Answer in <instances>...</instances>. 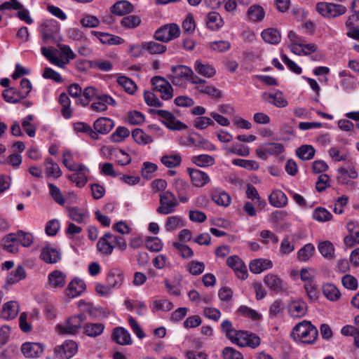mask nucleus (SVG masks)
I'll list each match as a JSON object with an SVG mask.
<instances>
[{"mask_svg": "<svg viewBox=\"0 0 359 359\" xmlns=\"http://www.w3.org/2000/svg\"><path fill=\"white\" fill-rule=\"evenodd\" d=\"M291 336L295 341L311 344L317 340L318 332L310 321L303 320L293 327Z\"/></svg>", "mask_w": 359, "mask_h": 359, "instance_id": "nucleus-1", "label": "nucleus"}, {"mask_svg": "<svg viewBox=\"0 0 359 359\" xmlns=\"http://www.w3.org/2000/svg\"><path fill=\"white\" fill-rule=\"evenodd\" d=\"M86 320L83 313L69 317L63 325H57V331L60 334H76L82 327V323Z\"/></svg>", "mask_w": 359, "mask_h": 359, "instance_id": "nucleus-2", "label": "nucleus"}, {"mask_svg": "<svg viewBox=\"0 0 359 359\" xmlns=\"http://www.w3.org/2000/svg\"><path fill=\"white\" fill-rule=\"evenodd\" d=\"M160 205L156 212L161 215H169L175 212V208L179 205L175 196L170 191H162L159 194Z\"/></svg>", "mask_w": 359, "mask_h": 359, "instance_id": "nucleus-3", "label": "nucleus"}, {"mask_svg": "<svg viewBox=\"0 0 359 359\" xmlns=\"http://www.w3.org/2000/svg\"><path fill=\"white\" fill-rule=\"evenodd\" d=\"M180 27L175 23L167 24L158 28L154 33L156 40L167 43L180 36Z\"/></svg>", "mask_w": 359, "mask_h": 359, "instance_id": "nucleus-4", "label": "nucleus"}, {"mask_svg": "<svg viewBox=\"0 0 359 359\" xmlns=\"http://www.w3.org/2000/svg\"><path fill=\"white\" fill-rule=\"evenodd\" d=\"M172 74L168 76L175 86H182L186 81H190L193 70L185 65L173 66L171 68Z\"/></svg>", "mask_w": 359, "mask_h": 359, "instance_id": "nucleus-5", "label": "nucleus"}, {"mask_svg": "<svg viewBox=\"0 0 359 359\" xmlns=\"http://www.w3.org/2000/svg\"><path fill=\"white\" fill-rule=\"evenodd\" d=\"M317 11L324 17L336 18L346 12V8L341 4L319 2L316 5Z\"/></svg>", "mask_w": 359, "mask_h": 359, "instance_id": "nucleus-6", "label": "nucleus"}, {"mask_svg": "<svg viewBox=\"0 0 359 359\" xmlns=\"http://www.w3.org/2000/svg\"><path fill=\"white\" fill-rule=\"evenodd\" d=\"M154 89L161 93V97L164 100L173 97V89L170 83L161 76H155L151 79Z\"/></svg>", "mask_w": 359, "mask_h": 359, "instance_id": "nucleus-7", "label": "nucleus"}, {"mask_svg": "<svg viewBox=\"0 0 359 359\" xmlns=\"http://www.w3.org/2000/svg\"><path fill=\"white\" fill-rule=\"evenodd\" d=\"M149 112L163 118L166 126L172 130H181L187 128L186 125L176 119L175 116L170 111L163 109H150Z\"/></svg>", "mask_w": 359, "mask_h": 359, "instance_id": "nucleus-8", "label": "nucleus"}, {"mask_svg": "<svg viewBox=\"0 0 359 359\" xmlns=\"http://www.w3.org/2000/svg\"><path fill=\"white\" fill-rule=\"evenodd\" d=\"M78 351V344L72 340H67L61 346H57L54 349V353L60 359H70Z\"/></svg>", "mask_w": 359, "mask_h": 359, "instance_id": "nucleus-9", "label": "nucleus"}, {"mask_svg": "<svg viewBox=\"0 0 359 359\" xmlns=\"http://www.w3.org/2000/svg\"><path fill=\"white\" fill-rule=\"evenodd\" d=\"M43 351L44 345L39 342L27 341L21 346V352L27 358H39Z\"/></svg>", "mask_w": 359, "mask_h": 359, "instance_id": "nucleus-10", "label": "nucleus"}, {"mask_svg": "<svg viewBox=\"0 0 359 359\" xmlns=\"http://www.w3.org/2000/svg\"><path fill=\"white\" fill-rule=\"evenodd\" d=\"M226 264L236 273L237 277L245 280L248 277L246 266L243 260L237 255H233L227 258Z\"/></svg>", "mask_w": 359, "mask_h": 359, "instance_id": "nucleus-11", "label": "nucleus"}, {"mask_svg": "<svg viewBox=\"0 0 359 359\" xmlns=\"http://www.w3.org/2000/svg\"><path fill=\"white\" fill-rule=\"evenodd\" d=\"M187 172L192 184L196 187H203L210 181L208 175L200 170L189 168Z\"/></svg>", "mask_w": 359, "mask_h": 359, "instance_id": "nucleus-12", "label": "nucleus"}, {"mask_svg": "<svg viewBox=\"0 0 359 359\" xmlns=\"http://www.w3.org/2000/svg\"><path fill=\"white\" fill-rule=\"evenodd\" d=\"M40 258L47 264H55L61 259V253L48 245L41 248Z\"/></svg>", "mask_w": 359, "mask_h": 359, "instance_id": "nucleus-13", "label": "nucleus"}, {"mask_svg": "<svg viewBox=\"0 0 359 359\" xmlns=\"http://www.w3.org/2000/svg\"><path fill=\"white\" fill-rule=\"evenodd\" d=\"M107 104L115 106L116 101L109 95L102 94L97 96V101L93 102L90 108L97 112H103L107 109Z\"/></svg>", "mask_w": 359, "mask_h": 359, "instance_id": "nucleus-14", "label": "nucleus"}, {"mask_svg": "<svg viewBox=\"0 0 359 359\" xmlns=\"http://www.w3.org/2000/svg\"><path fill=\"white\" fill-rule=\"evenodd\" d=\"M348 234L344 238V243L348 248L359 245V226L351 222L347 224Z\"/></svg>", "mask_w": 359, "mask_h": 359, "instance_id": "nucleus-15", "label": "nucleus"}, {"mask_svg": "<svg viewBox=\"0 0 359 359\" xmlns=\"http://www.w3.org/2000/svg\"><path fill=\"white\" fill-rule=\"evenodd\" d=\"M114 126V121L106 117H100L97 118L93 123L94 133L97 135H106L109 133Z\"/></svg>", "mask_w": 359, "mask_h": 359, "instance_id": "nucleus-16", "label": "nucleus"}, {"mask_svg": "<svg viewBox=\"0 0 359 359\" xmlns=\"http://www.w3.org/2000/svg\"><path fill=\"white\" fill-rule=\"evenodd\" d=\"M264 282L271 291L276 293L283 291L285 287L283 280L275 274H267L264 278Z\"/></svg>", "mask_w": 359, "mask_h": 359, "instance_id": "nucleus-17", "label": "nucleus"}, {"mask_svg": "<svg viewBox=\"0 0 359 359\" xmlns=\"http://www.w3.org/2000/svg\"><path fill=\"white\" fill-rule=\"evenodd\" d=\"M172 186L180 202L187 203L189 201L188 191L190 187L189 183L182 179H176Z\"/></svg>", "mask_w": 359, "mask_h": 359, "instance_id": "nucleus-18", "label": "nucleus"}, {"mask_svg": "<svg viewBox=\"0 0 359 359\" xmlns=\"http://www.w3.org/2000/svg\"><path fill=\"white\" fill-rule=\"evenodd\" d=\"M111 338L120 345H130L132 344L130 333L123 327H118L114 328Z\"/></svg>", "mask_w": 359, "mask_h": 359, "instance_id": "nucleus-19", "label": "nucleus"}, {"mask_svg": "<svg viewBox=\"0 0 359 359\" xmlns=\"http://www.w3.org/2000/svg\"><path fill=\"white\" fill-rule=\"evenodd\" d=\"M306 304L303 301H292L288 305V312L292 318L303 317L306 314Z\"/></svg>", "mask_w": 359, "mask_h": 359, "instance_id": "nucleus-20", "label": "nucleus"}, {"mask_svg": "<svg viewBox=\"0 0 359 359\" xmlns=\"http://www.w3.org/2000/svg\"><path fill=\"white\" fill-rule=\"evenodd\" d=\"M19 312L18 302L10 301L4 304L3 309L0 313V317L6 320L15 318Z\"/></svg>", "mask_w": 359, "mask_h": 359, "instance_id": "nucleus-21", "label": "nucleus"}, {"mask_svg": "<svg viewBox=\"0 0 359 359\" xmlns=\"http://www.w3.org/2000/svg\"><path fill=\"white\" fill-rule=\"evenodd\" d=\"M68 215L72 220L80 224L86 223L89 219L88 210L77 207L69 208Z\"/></svg>", "mask_w": 359, "mask_h": 359, "instance_id": "nucleus-22", "label": "nucleus"}, {"mask_svg": "<svg viewBox=\"0 0 359 359\" xmlns=\"http://www.w3.org/2000/svg\"><path fill=\"white\" fill-rule=\"evenodd\" d=\"M86 290V284L82 280L74 279L67 289V295L70 298L80 295Z\"/></svg>", "mask_w": 359, "mask_h": 359, "instance_id": "nucleus-23", "label": "nucleus"}, {"mask_svg": "<svg viewBox=\"0 0 359 359\" xmlns=\"http://www.w3.org/2000/svg\"><path fill=\"white\" fill-rule=\"evenodd\" d=\"M107 284L111 288H118L123 283V274L118 269H111L107 278Z\"/></svg>", "mask_w": 359, "mask_h": 359, "instance_id": "nucleus-24", "label": "nucleus"}, {"mask_svg": "<svg viewBox=\"0 0 359 359\" xmlns=\"http://www.w3.org/2000/svg\"><path fill=\"white\" fill-rule=\"evenodd\" d=\"M212 200L218 205L227 207L231 202V196L220 189H215L211 191Z\"/></svg>", "mask_w": 359, "mask_h": 359, "instance_id": "nucleus-25", "label": "nucleus"}, {"mask_svg": "<svg viewBox=\"0 0 359 359\" xmlns=\"http://www.w3.org/2000/svg\"><path fill=\"white\" fill-rule=\"evenodd\" d=\"M45 173L47 177L59 178L62 175V171L58 164L52 158H47L44 161Z\"/></svg>", "mask_w": 359, "mask_h": 359, "instance_id": "nucleus-26", "label": "nucleus"}, {"mask_svg": "<svg viewBox=\"0 0 359 359\" xmlns=\"http://www.w3.org/2000/svg\"><path fill=\"white\" fill-rule=\"evenodd\" d=\"M269 201L270 204L276 208H283L287 204V197L280 190L273 191L269 196Z\"/></svg>", "mask_w": 359, "mask_h": 359, "instance_id": "nucleus-27", "label": "nucleus"}, {"mask_svg": "<svg viewBox=\"0 0 359 359\" xmlns=\"http://www.w3.org/2000/svg\"><path fill=\"white\" fill-rule=\"evenodd\" d=\"M272 266L271 261L266 259H254L249 264L250 271L254 273H260L266 269H271Z\"/></svg>", "mask_w": 359, "mask_h": 359, "instance_id": "nucleus-28", "label": "nucleus"}, {"mask_svg": "<svg viewBox=\"0 0 359 359\" xmlns=\"http://www.w3.org/2000/svg\"><path fill=\"white\" fill-rule=\"evenodd\" d=\"M133 10V6L128 1L123 0L116 2L111 8V11L116 15H126Z\"/></svg>", "mask_w": 359, "mask_h": 359, "instance_id": "nucleus-29", "label": "nucleus"}, {"mask_svg": "<svg viewBox=\"0 0 359 359\" xmlns=\"http://www.w3.org/2000/svg\"><path fill=\"white\" fill-rule=\"evenodd\" d=\"M262 39L270 44H278L280 41L281 36L279 32L274 28H268L262 31L261 34Z\"/></svg>", "mask_w": 359, "mask_h": 359, "instance_id": "nucleus-30", "label": "nucleus"}, {"mask_svg": "<svg viewBox=\"0 0 359 359\" xmlns=\"http://www.w3.org/2000/svg\"><path fill=\"white\" fill-rule=\"evenodd\" d=\"M221 327L222 330L225 333L226 337L234 344L238 341L239 336L241 335V332L236 331L233 328L232 323L229 320H224Z\"/></svg>", "mask_w": 359, "mask_h": 359, "instance_id": "nucleus-31", "label": "nucleus"}, {"mask_svg": "<svg viewBox=\"0 0 359 359\" xmlns=\"http://www.w3.org/2000/svg\"><path fill=\"white\" fill-rule=\"evenodd\" d=\"M194 67L198 74L207 78L214 76L216 73L214 67L209 64H203L199 60L195 62Z\"/></svg>", "mask_w": 359, "mask_h": 359, "instance_id": "nucleus-32", "label": "nucleus"}, {"mask_svg": "<svg viewBox=\"0 0 359 359\" xmlns=\"http://www.w3.org/2000/svg\"><path fill=\"white\" fill-rule=\"evenodd\" d=\"M206 25L211 30H217L224 25L220 15L217 12H210L206 17Z\"/></svg>", "mask_w": 359, "mask_h": 359, "instance_id": "nucleus-33", "label": "nucleus"}, {"mask_svg": "<svg viewBox=\"0 0 359 359\" xmlns=\"http://www.w3.org/2000/svg\"><path fill=\"white\" fill-rule=\"evenodd\" d=\"M2 96L4 100L9 103H18L25 99L20 91L16 90L14 88H8L3 91Z\"/></svg>", "mask_w": 359, "mask_h": 359, "instance_id": "nucleus-34", "label": "nucleus"}, {"mask_svg": "<svg viewBox=\"0 0 359 359\" xmlns=\"http://www.w3.org/2000/svg\"><path fill=\"white\" fill-rule=\"evenodd\" d=\"M235 344L242 347L248 346L255 348L260 344V338L254 334H246V337L243 339H241L240 335Z\"/></svg>", "mask_w": 359, "mask_h": 359, "instance_id": "nucleus-35", "label": "nucleus"}, {"mask_svg": "<svg viewBox=\"0 0 359 359\" xmlns=\"http://www.w3.org/2000/svg\"><path fill=\"white\" fill-rule=\"evenodd\" d=\"M66 276L60 271H53L48 275L50 285L53 287H62L65 284Z\"/></svg>", "mask_w": 359, "mask_h": 359, "instance_id": "nucleus-36", "label": "nucleus"}, {"mask_svg": "<svg viewBox=\"0 0 359 359\" xmlns=\"http://www.w3.org/2000/svg\"><path fill=\"white\" fill-rule=\"evenodd\" d=\"M247 15L250 20L253 22H260L264 19L265 13L262 6L255 4L248 8Z\"/></svg>", "mask_w": 359, "mask_h": 359, "instance_id": "nucleus-37", "label": "nucleus"}, {"mask_svg": "<svg viewBox=\"0 0 359 359\" xmlns=\"http://www.w3.org/2000/svg\"><path fill=\"white\" fill-rule=\"evenodd\" d=\"M316 150L313 146L309 144H304L296 150L297 156L304 160V161H309L314 157Z\"/></svg>", "mask_w": 359, "mask_h": 359, "instance_id": "nucleus-38", "label": "nucleus"}, {"mask_svg": "<svg viewBox=\"0 0 359 359\" xmlns=\"http://www.w3.org/2000/svg\"><path fill=\"white\" fill-rule=\"evenodd\" d=\"M16 237L17 236H15V233H9L2 240V245L5 250L11 253L18 252V246L16 244Z\"/></svg>", "mask_w": 359, "mask_h": 359, "instance_id": "nucleus-39", "label": "nucleus"}, {"mask_svg": "<svg viewBox=\"0 0 359 359\" xmlns=\"http://www.w3.org/2000/svg\"><path fill=\"white\" fill-rule=\"evenodd\" d=\"M107 238H110V236L104 235L101 237L97 242L96 247L100 252L105 255H109L112 253L114 245H111V242H110V241Z\"/></svg>", "mask_w": 359, "mask_h": 359, "instance_id": "nucleus-40", "label": "nucleus"}, {"mask_svg": "<svg viewBox=\"0 0 359 359\" xmlns=\"http://www.w3.org/2000/svg\"><path fill=\"white\" fill-rule=\"evenodd\" d=\"M104 329L102 323H87L84 326V334L90 337L100 335Z\"/></svg>", "mask_w": 359, "mask_h": 359, "instance_id": "nucleus-41", "label": "nucleus"}, {"mask_svg": "<svg viewBox=\"0 0 359 359\" xmlns=\"http://www.w3.org/2000/svg\"><path fill=\"white\" fill-rule=\"evenodd\" d=\"M142 48L150 54H161L166 50V46L156 41H147L142 43Z\"/></svg>", "mask_w": 359, "mask_h": 359, "instance_id": "nucleus-42", "label": "nucleus"}, {"mask_svg": "<svg viewBox=\"0 0 359 359\" xmlns=\"http://www.w3.org/2000/svg\"><path fill=\"white\" fill-rule=\"evenodd\" d=\"M182 158L178 154L163 155L161 158V162L167 168H172L179 166L181 163Z\"/></svg>", "mask_w": 359, "mask_h": 359, "instance_id": "nucleus-43", "label": "nucleus"}, {"mask_svg": "<svg viewBox=\"0 0 359 359\" xmlns=\"http://www.w3.org/2000/svg\"><path fill=\"white\" fill-rule=\"evenodd\" d=\"M59 103L62 106V114L65 118H69L72 116V111L70 108V100L67 95L62 93L59 97Z\"/></svg>", "mask_w": 359, "mask_h": 359, "instance_id": "nucleus-44", "label": "nucleus"}, {"mask_svg": "<svg viewBox=\"0 0 359 359\" xmlns=\"http://www.w3.org/2000/svg\"><path fill=\"white\" fill-rule=\"evenodd\" d=\"M26 273L25 269L22 266H18L15 270L12 271L7 277L8 284H15L21 280L25 278Z\"/></svg>", "mask_w": 359, "mask_h": 359, "instance_id": "nucleus-45", "label": "nucleus"}, {"mask_svg": "<svg viewBox=\"0 0 359 359\" xmlns=\"http://www.w3.org/2000/svg\"><path fill=\"white\" fill-rule=\"evenodd\" d=\"M323 292L324 295L331 301H336L341 296L338 288L331 283L325 284L323 286Z\"/></svg>", "mask_w": 359, "mask_h": 359, "instance_id": "nucleus-46", "label": "nucleus"}, {"mask_svg": "<svg viewBox=\"0 0 359 359\" xmlns=\"http://www.w3.org/2000/svg\"><path fill=\"white\" fill-rule=\"evenodd\" d=\"M117 82L129 94H133L137 89L135 83L126 76H118L117 77Z\"/></svg>", "mask_w": 359, "mask_h": 359, "instance_id": "nucleus-47", "label": "nucleus"}, {"mask_svg": "<svg viewBox=\"0 0 359 359\" xmlns=\"http://www.w3.org/2000/svg\"><path fill=\"white\" fill-rule=\"evenodd\" d=\"M132 137L140 144H147L153 142L151 136L147 135L142 129L136 128L132 131Z\"/></svg>", "mask_w": 359, "mask_h": 359, "instance_id": "nucleus-48", "label": "nucleus"}, {"mask_svg": "<svg viewBox=\"0 0 359 359\" xmlns=\"http://www.w3.org/2000/svg\"><path fill=\"white\" fill-rule=\"evenodd\" d=\"M191 161L199 167H207L215 163V158L208 154H201L192 157Z\"/></svg>", "mask_w": 359, "mask_h": 359, "instance_id": "nucleus-49", "label": "nucleus"}, {"mask_svg": "<svg viewBox=\"0 0 359 359\" xmlns=\"http://www.w3.org/2000/svg\"><path fill=\"white\" fill-rule=\"evenodd\" d=\"M318 250L320 254L327 258L331 259L334 257V248L333 244L328 241L321 242L318 246Z\"/></svg>", "mask_w": 359, "mask_h": 359, "instance_id": "nucleus-50", "label": "nucleus"}, {"mask_svg": "<svg viewBox=\"0 0 359 359\" xmlns=\"http://www.w3.org/2000/svg\"><path fill=\"white\" fill-rule=\"evenodd\" d=\"M130 135L129 130L124 126H118L115 132L110 135V140L113 142H121Z\"/></svg>", "mask_w": 359, "mask_h": 359, "instance_id": "nucleus-51", "label": "nucleus"}, {"mask_svg": "<svg viewBox=\"0 0 359 359\" xmlns=\"http://www.w3.org/2000/svg\"><path fill=\"white\" fill-rule=\"evenodd\" d=\"M314 250L313 244H306L297 252V259L301 262L308 261L313 256Z\"/></svg>", "mask_w": 359, "mask_h": 359, "instance_id": "nucleus-52", "label": "nucleus"}, {"mask_svg": "<svg viewBox=\"0 0 359 359\" xmlns=\"http://www.w3.org/2000/svg\"><path fill=\"white\" fill-rule=\"evenodd\" d=\"M196 90L203 94L208 95L212 98L219 99L222 97V92L212 86H198Z\"/></svg>", "mask_w": 359, "mask_h": 359, "instance_id": "nucleus-53", "label": "nucleus"}, {"mask_svg": "<svg viewBox=\"0 0 359 359\" xmlns=\"http://www.w3.org/2000/svg\"><path fill=\"white\" fill-rule=\"evenodd\" d=\"M74 129L76 132L85 133L88 134L93 140H98L99 136L97 133H94L90 125L83 122H77L74 124Z\"/></svg>", "mask_w": 359, "mask_h": 359, "instance_id": "nucleus-54", "label": "nucleus"}, {"mask_svg": "<svg viewBox=\"0 0 359 359\" xmlns=\"http://www.w3.org/2000/svg\"><path fill=\"white\" fill-rule=\"evenodd\" d=\"M232 163L249 170H257L259 167V163L253 160L236 158L232 161Z\"/></svg>", "mask_w": 359, "mask_h": 359, "instance_id": "nucleus-55", "label": "nucleus"}, {"mask_svg": "<svg viewBox=\"0 0 359 359\" xmlns=\"http://www.w3.org/2000/svg\"><path fill=\"white\" fill-rule=\"evenodd\" d=\"M141 23V19L139 16L131 15L122 18L121 25L126 29H134L138 27Z\"/></svg>", "mask_w": 359, "mask_h": 359, "instance_id": "nucleus-56", "label": "nucleus"}, {"mask_svg": "<svg viewBox=\"0 0 359 359\" xmlns=\"http://www.w3.org/2000/svg\"><path fill=\"white\" fill-rule=\"evenodd\" d=\"M269 97L271 99L270 102L273 104L277 107H285L287 106L288 102L284 97L282 92L277 90L274 94H269Z\"/></svg>", "mask_w": 359, "mask_h": 359, "instance_id": "nucleus-57", "label": "nucleus"}, {"mask_svg": "<svg viewBox=\"0 0 359 359\" xmlns=\"http://www.w3.org/2000/svg\"><path fill=\"white\" fill-rule=\"evenodd\" d=\"M49 192L53 199L60 205H64L65 200L60 189L53 183L48 184Z\"/></svg>", "mask_w": 359, "mask_h": 359, "instance_id": "nucleus-58", "label": "nucleus"}, {"mask_svg": "<svg viewBox=\"0 0 359 359\" xmlns=\"http://www.w3.org/2000/svg\"><path fill=\"white\" fill-rule=\"evenodd\" d=\"M313 217L318 222H327L332 219V214L324 208H317L313 212Z\"/></svg>", "mask_w": 359, "mask_h": 359, "instance_id": "nucleus-59", "label": "nucleus"}, {"mask_svg": "<svg viewBox=\"0 0 359 359\" xmlns=\"http://www.w3.org/2000/svg\"><path fill=\"white\" fill-rule=\"evenodd\" d=\"M184 224L179 216H171L167 218L165 228L167 231H172L179 227L184 226Z\"/></svg>", "mask_w": 359, "mask_h": 359, "instance_id": "nucleus-60", "label": "nucleus"}, {"mask_svg": "<svg viewBox=\"0 0 359 359\" xmlns=\"http://www.w3.org/2000/svg\"><path fill=\"white\" fill-rule=\"evenodd\" d=\"M15 236L17 241L20 242L23 247H29L33 243L34 237L30 233H25L22 231H18Z\"/></svg>", "mask_w": 359, "mask_h": 359, "instance_id": "nucleus-61", "label": "nucleus"}, {"mask_svg": "<svg viewBox=\"0 0 359 359\" xmlns=\"http://www.w3.org/2000/svg\"><path fill=\"white\" fill-rule=\"evenodd\" d=\"M262 147H266V151L269 155H278L284 151V146L280 143L270 142L262 144Z\"/></svg>", "mask_w": 359, "mask_h": 359, "instance_id": "nucleus-62", "label": "nucleus"}, {"mask_svg": "<svg viewBox=\"0 0 359 359\" xmlns=\"http://www.w3.org/2000/svg\"><path fill=\"white\" fill-rule=\"evenodd\" d=\"M172 245L183 258H190L194 255L193 250L187 245L175 242Z\"/></svg>", "mask_w": 359, "mask_h": 359, "instance_id": "nucleus-63", "label": "nucleus"}, {"mask_svg": "<svg viewBox=\"0 0 359 359\" xmlns=\"http://www.w3.org/2000/svg\"><path fill=\"white\" fill-rule=\"evenodd\" d=\"M222 355L224 359H243L242 353L231 347L224 348Z\"/></svg>", "mask_w": 359, "mask_h": 359, "instance_id": "nucleus-64", "label": "nucleus"}]
</instances>
